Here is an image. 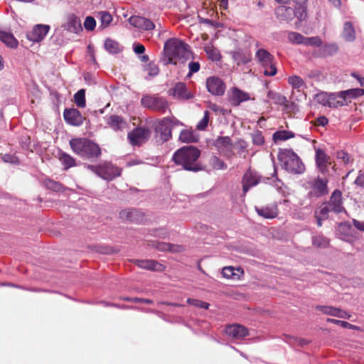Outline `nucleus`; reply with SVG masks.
Here are the masks:
<instances>
[{
	"mask_svg": "<svg viewBox=\"0 0 364 364\" xmlns=\"http://www.w3.org/2000/svg\"><path fill=\"white\" fill-rule=\"evenodd\" d=\"M259 183V178L255 173L250 171H247L242 178V190L245 194L249 189Z\"/></svg>",
	"mask_w": 364,
	"mask_h": 364,
	"instance_id": "21",
	"label": "nucleus"
},
{
	"mask_svg": "<svg viewBox=\"0 0 364 364\" xmlns=\"http://www.w3.org/2000/svg\"><path fill=\"white\" fill-rule=\"evenodd\" d=\"M243 271L240 268L225 267L222 269V274L224 277L232 279H238Z\"/></svg>",
	"mask_w": 364,
	"mask_h": 364,
	"instance_id": "30",
	"label": "nucleus"
},
{
	"mask_svg": "<svg viewBox=\"0 0 364 364\" xmlns=\"http://www.w3.org/2000/svg\"><path fill=\"white\" fill-rule=\"evenodd\" d=\"M164 51L168 56L166 63L176 64V59L186 60L191 58L189 46L181 40L172 38L164 44Z\"/></svg>",
	"mask_w": 364,
	"mask_h": 364,
	"instance_id": "2",
	"label": "nucleus"
},
{
	"mask_svg": "<svg viewBox=\"0 0 364 364\" xmlns=\"http://www.w3.org/2000/svg\"><path fill=\"white\" fill-rule=\"evenodd\" d=\"M205 51L208 57L213 60H218L220 58L219 51L212 46L207 45L205 46Z\"/></svg>",
	"mask_w": 364,
	"mask_h": 364,
	"instance_id": "45",
	"label": "nucleus"
},
{
	"mask_svg": "<svg viewBox=\"0 0 364 364\" xmlns=\"http://www.w3.org/2000/svg\"><path fill=\"white\" fill-rule=\"evenodd\" d=\"M181 124L179 121L174 118H164L156 128L157 137L159 140L165 142L171 137V130L177 125Z\"/></svg>",
	"mask_w": 364,
	"mask_h": 364,
	"instance_id": "6",
	"label": "nucleus"
},
{
	"mask_svg": "<svg viewBox=\"0 0 364 364\" xmlns=\"http://www.w3.org/2000/svg\"><path fill=\"white\" fill-rule=\"evenodd\" d=\"M107 124L114 130H122L127 126L123 118L118 115H111L107 118Z\"/></svg>",
	"mask_w": 364,
	"mask_h": 364,
	"instance_id": "26",
	"label": "nucleus"
},
{
	"mask_svg": "<svg viewBox=\"0 0 364 364\" xmlns=\"http://www.w3.org/2000/svg\"><path fill=\"white\" fill-rule=\"evenodd\" d=\"M62 27L65 30L74 33H78L82 30L80 19L73 14H68L65 17Z\"/></svg>",
	"mask_w": 364,
	"mask_h": 364,
	"instance_id": "11",
	"label": "nucleus"
},
{
	"mask_svg": "<svg viewBox=\"0 0 364 364\" xmlns=\"http://www.w3.org/2000/svg\"><path fill=\"white\" fill-rule=\"evenodd\" d=\"M141 103L146 108L162 113H164L168 108L167 101L164 98L155 95H146L143 96L141 100Z\"/></svg>",
	"mask_w": 364,
	"mask_h": 364,
	"instance_id": "7",
	"label": "nucleus"
},
{
	"mask_svg": "<svg viewBox=\"0 0 364 364\" xmlns=\"http://www.w3.org/2000/svg\"><path fill=\"white\" fill-rule=\"evenodd\" d=\"M346 105L345 100L342 97L341 92L329 94V107H338Z\"/></svg>",
	"mask_w": 364,
	"mask_h": 364,
	"instance_id": "34",
	"label": "nucleus"
},
{
	"mask_svg": "<svg viewBox=\"0 0 364 364\" xmlns=\"http://www.w3.org/2000/svg\"><path fill=\"white\" fill-rule=\"evenodd\" d=\"M150 136V130L138 127L128 134V139L132 145L139 146L145 143Z\"/></svg>",
	"mask_w": 364,
	"mask_h": 364,
	"instance_id": "8",
	"label": "nucleus"
},
{
	"mask_svg": "<svg viewBox=\"0 0 364 364\" xmlns=\"http://www.w3.org/2000/svg\"><path fill=\"white\" fill-rule=\"evenodd\" d=\"M200 155V151L197 148L187 146L176 151L173 156V160L187 171H198L200 169L197 161Z\"/></svg>",
	"mask_w": 364,
	"mask_h": 364,
	"instance_id": "1",
	"label": "nucleus"
},
{
	"mask_svg": "<svg viewBox=\"0 0 364 364\" xmlns=\"http://www.w3.org/2000/svg\"><path fill=\"white\" fill-rule=\"evenodd\" d=\"M105 49L110 53H117L120 51V47L117 42L112 39H107L105 42Z\"/></svg>",
	"mask_w": 364,
	"mask_h": 364,
	"instance_id": "39",
	"label": "nucleus"
},
{
	"mask_svg": "<svg viewBox=\"0 0 364 364\" xmlns=\"http://www.w3.org/2000/svg\"><path fill=\"white\" fill-rule=\"evenodd\" d=\"M212 164L213 168L216 169H225L227 168L224 161L218 157H213L212 159Z\"/></svg>",
	"mask_w": 364,
	"mask_h": 364,
	"instance_id": "53",
	"label": "nucleus"
},
{
	"mask_svg": "<svg viewBox=\"0 0 364 364\" xmlns=\"http://www.w3.org/2000/svg\"><path fill=\"white\" fill-rule=\"evenodd\" d=\"M316 309L320 310L321 312H323L325 314L331 315L333 316H336L337 313V308L333 307V306H316Z\"/></svg>",
	"mask_w": 364,
	"mask_h": 364,
	"instance_id": "47",
	"label": "nucleus"
},
{
	"mask_svg": "<svg viewBox=\"0 0 364 364\" xmlns=\"http://www.w3.org/2000/svg\"><path fill=\"white\" fill-rule=\"evenodd\" d=\"M326 321H327V322L339 325L343 328H354V326L352 324H350V323H348L347 321L336 320L334 318H328Z\"/></svg>",
	"mask_w": 364,
	"mask_h": 364,
	"instance_id": "54",
	"label": "nucleus"
},
{
	"mask_svg": "<svg viewBox=\"0 0 364 364\" xmlns=\"http://www.w3.org/2000/svg\"><path fill=\"white\" fill-rule=\"evenodd\" d=\"M338 51V46L336 43L325 44L321 48V53L323 56H330Z\"/></svg>",
	"mask_w": 364,
	"mask_h": 364,
	"instance_id": "36",
	"label": "nucleus"
},
{
	"mask_svg": "<svg viewBox=\"0 0 364 364\" xmlns=\"http://www.w3.org/2000/svg\"><path fill=\"white\" fill-rule=\"evenodd\" d=\"M312 245L318 248H326L329 245V240L321 234H317L311 237Z\"/></svg>",
	"mask_w": 364,
	"mask_h": 364,
	"instance_id": "33",
	"label": "nucleus"
},
{
	"mask_svg": "<svg viewBox=\"0 0 364 364\" xmlns=\"http://www.w3.org/2000/svg\"><path fill=\"white\" fill-rule=\"evenodd\" d=\"M144 217L143 213L136 209L122 210L119 213V218L121 219L134 223L141 222L144 220Z\"/></svg>",
	"mask_w": 364,
	"mask_h": 364,
	"instance_id": "15",
	"label": "nucleus"
},
{
	"mask_svg": "<svg viewBox=\"0 0 364 364\" xmlns=\"http://www.w3.org/2000/svg\"><path fill=\"white\" fill-rule=\"evenodd\" d=\"M303 45L304 46H321L322 45V40L318 36H314V37H304V41L303 42Z\"/></svg>",
	"mask_w": 364,
	"mask_h": 364,
	"instance_id": "46",
	"label": "nucleus"
},
{
	"mask_svg": "<svg viewBox=\"0 0 364 364\" xmlns=\"http://www.w3.org/2000/svg\"><path fill=\"white\" fill-rule=\"evenodd\" d=\"M275 16L280 21L291 22L296 16V10L286 6H279L275 9Z\"/></svg>",
	"mask_w": 364,
	"mask_h": 364,
	"instance_id": "14",
	"label": "nucleus"
},
{
	"mask_svg": "<svg viewBox=\"0 0 364 364\" xmlns=\"http://www.w3.org/2000/svg\"><path fill=\"white\" fill-rule=\"evenodd\" d=\"M225 333L235 339H240L248 334V330L242 325L234 324L226 327Z\"/></svg>",
	"mask_w": 364,
	"mask_h": 364,
	"instance_id": "18",
	"label": "nucleus"
},
{
	"mask_svg": "<svg viewBox=\"0 0 364 364\" xmlns=\"http://www.w3.org/2000/svg\"><path fill=\"white\" fill-rule=\"evenodd\" d=\"M257 214L264 218H274L278 215V208L277 205H271L263 208H255Z\"/></svg>",
	"mask_w": 364,
	"mask_h": 364,
	"instance_id": "23",
	"label": "nucleus"
},
{
	"mask_svg": "<svg viewBox=\"0 0 364 364\" xmlns=\"http://www.w3.org/2000/svg\"><path fill=\"white\" fill-rule=\"evenodd\" d=\"M316 101L323 105V106H328V102H329V94H327L326 92H321L318 93L316 97Z\"/></svg>",
	"mask_w": 364,
	"mask_h": 364,
	"instance_id": "48",
	"label": "nucleus"
},
{
	"mask_svg": "<svg viewBox=\"0 0 364 364\" xmlns=\"http://www.w3.org/2000/svg\"><path fill=\"white\" fill-rule=\"evenodd\" d=\"M65 120L73 126H80L83 122V117L76 109H65L64 112Z\"/></svg>",
	"mask_w": 364,
	"mask_h": 364,
	"instance_id": "17",
	"label": "nucleus"
},
{
	"mask_svg": "<svg viewBox=\"0 0 364 364\" xmlns=\"http://www.w3.org/2000/svg\"><path fill=\"white\" fill-rule=\"evenodd\" d=\"M183 250L184 247L181 245L170 244V247H168V251L171 252H181Z\"/></svg>",
	"mask_w": 364,
	"mask_h": 364,
	"instance_id": "60",
	"label": "nucleus"
},
{
	"mask_svg": "<svg viewBox=\"0 0 364 364\" xmlns=\"http://www.w3.org/2000/svg\"><path fill=\"white\" fill-rule=\"evenodd\" d=\"M0 41L11 48H16L18 46L17 40L14 36L3 31H0Z\"/></svg>",
	"mask_w": 364,
	"mask_h": 364,
	"instance_id": "32",
	"label": "nucleus"
},
{
	"mask_svg": "<svg viewBox=\"0 0 364 364\" xmlns=\"http://www.w3.org/2000/svg\"><path fill=\"white\" fill-rule=\"evenodd\" d=\"M124 299L127 301H133L135 303L142 302V303H145V304H153V301L148 299H141V298L135 297V298H126Z\"/></svg>",
	"mask_w": 364,
	"mask_h": 364,
	"instance_id": "58",
	"label": "nucleus"
},
{
	"mask_svg": "<svg viewBox=\"0 0 364 364\" xmlns=\"http://www.w3.org/2000/svg\"><path fill=\"white\" fill-rule=\"evenodd\" d=\"M128 21L132 26L139 29L151 31L155 28L154 23L151 20L142 16H132Z\"/></svg>",
	"mask_w": 364,
	"mask_h": 364,
	"instance_id": "13",
	"label": "nucleus"
},
{
	"mask_svg": "<svg viewBox=\"0 0 364 364\" xmlns=\"http://www.w3.org/2000/svg\"><path fill=\"white\" fill-rule=\"evenodd\" d=\"M206 87L209 92L213 95H223L225 90V85L218 77H210L206 80Z\"/></svg>",
	"mask_w": 364,
	"mask_h": 364,
	"instance_id": "9",
	"label": "nucleus"
},
{
	"mask_svg": "<svg viewBox=\"0 0 364 364\" xmlns=\"http://www.w3.org/2000/svg\"><path fill=\"white\" fill-rule=\"evenodd\" d=\"M250 99L248 93L234 87L231 90L230 96V102L234 106H238L240 103L247 101Z\"/></svg>",
	"mask_w": 364,
	"mask_h": 364,
	"instance_id": "19",
	"label": "nucleus"
},
{
	"mask_svg": "<svg viewBox=\"0 0 364 364\" xmlns=\"http://www.w3.org/2000/svg\"><path fill=\"white\" fill-rule=\"evenodd\" d=\"M75 102L78 107H85V90L84 89L80 90L74 95Z\"/></svg>",
	"mask_w": 364,
	"mask_h": 364,
	"instance_id": "43",
	"label": "nucleus"
},
{
	"mask_svg": "<svg viewBox=\"0 0 364 364\" xmlns=\"http://www.w3.org/2000/svg\"><path fill=\"white\" fill-rule=\"evenodd\" d=\"M329 211H332L331 210V208L328 205H325L320 208L319 214L318 215L321 216V218L326 219L328 218Z\"/></svg>",
	"mask_w": 364,
	"mask_h": 364,
	"instance_id": "59",
	"label": "nucleus"
},
{
	"mask_svg": "<svg viewBox=\"0 0 364 364\" xmlns=\"http://www.w3.org/2000/svg\"><path fill=\"white\" fill-rule=\"evenodd\" d=\"M336 314V317L342 318H349L350 316V314H348L346 311L341 309H338Z\"/></svg>",
	"mask_w": 364,
	"mask_h": 364,
	"instance_id": "63",
	"label": "nucleus"
},
{
	"mask_svg": "<svg viewBox=\"0 0 364 364\" xmlns=\"http://www.w3.org/2000/svg\"><path fill=\"white\" fill-rule=\"evenodd\" d=\"M231 140L228 136L218 137L215 141V146L220 151H225L231 149Z\"/></svg>",
	"mask_w": 364,
	"mask_h": 364,
	"instance_id": "31",
	"label": "nucleus"
},
{
	"mask_svg": "<svg viewBox=\"0 0 364 364\" xmlns=\"http://www.w3.org/2000/svg\"><path fill=\"white\" fill-rule=\"evenodd\" d=\"M200 63L198 62H190L188 63L189 73L188 76L190 77L193 73H197L200 70Z\"/></svg>",
	"mask_w": 364,
	"mask_h": 364,
	"instance_id": "56",
	"label": "nucleus"
},
{
	"mask_svg": "<svg viewBox=\"0 0 364 364\" xmlns=\"http://www.w3.org/2000/svg\"><path fill=\"white\" fill-rule=\"evenodd\" d=\"M293 137H294V134L286 130L277 131L273 134L274 141H285Z\"/></svg>",
	"mask_w": 364,
	"mask_h": 364,
	"instance_id": "40",
	"label": "nucleus"
},
{
	"mask_svg": "<svg viewBox=\"0 0 364 364\" xmlns=\"http://www.w3.org/2000/svg\"><path fill=\"white\" fill-rule=\"evenodd\" d=\"M230 54L237 65L246 64L251 60L250 53L249 52H245L242 50L232 51Z\"/></svg>",
	"mask_w": 364,
	"mask_h": 364,
	"instance_id": "27",
	"label": "nucleus"
},
{
	"mask_svg": "<svg viewBox=\"0 0 364 364\" xmlns=\"http://www.w3.org/2000/svg\"><path fill=\"white\" fill-rule=\"evenodd\" d=\"M279 159L282 162L284 168L289 173L299 174L305 170L300 158L292 151L285 150L279 155Z\"/></svg>",
	"mask_w": 364,
	"mask_h": 364,
	"instance_id": "4",
	"label": "nucleus"
},
{
	"mask_svg": "<svg viewBox=\"0 0 364 364\" xmlns=\"http://www.w3.org/2000/svg\"><path fill=\"white\" fill-rule=\"evenodd\" d=\"M268 97L273 101L274 104L287 106L288 100L286 97L279 93L269 91L267 94Z\"/></svg>",
	"mask_w": 364,
	"mask_h": 364,
	"instance_id": "35",
	"label": "nucleus"
},
{
	"mask_svg": "<svg viewBox=\"0 0 364 364\" xmlns=\"http://www.w3.org/2000/svg\"><path fill=\"white\" fill-rule=\"evenodd\" d=\"M179 139L182 142L185 143H193L197 141L198 139L194 135L193 132L189 130H183L181 132Z\"/></svg>",
	"mask_w": 364,
	"mask_h": 364,
	"instance_id": "38",
	"label": "nucleus"
},
{
	"mask_svg": "<svg viewBox=\"0 0 364 364\" xmlns=\"http://www.w3.org/2000/svg\"><path fill=\"white\" fill-rule=\"evenodd\" d=\"M353 225L359 230L364 232V221H360L357 220H353Z\"/></svg>",
	"mask_w": 364,
	"mask_h": 364,
	"instance_id": "64",
	"label": "nucleus"
},
{
	"mask_svg": "<svg viewBox=\"0 0 364 364\" xmlns=\"http://www.w3.org/2000/svg\"><path fill=\"white\" fill-rule=\"evenodd\" d=\"M328 206L331 210L336 213H340L343 210L341 201V192L339 191H334L331 197Z\"/></svg>",
	"mask_w": 364,
	"mask_h": 364,
	"instance_id": "25",
	"label": "nucleus"
},
{
	"mask_svg": "<svg viewBox=\"0 0 364 364\" xmlns=\"http://www.w3.org/2000/svg\"><path fill=\"white\" fill-rule=\"evenodd\" d=\"M256 58L264 68V74L267 76H274L277 73V68L273 63L274 57L267 50L260 48L256 53Z\"/></svg>",
	"mask_w": 364,
	"mask_h": 364,
	"instance_id": "5",
	"label": "nucleus"
},
{
	"mask_svg": "<svg viewBox=\"0 0 364 364\" xmlns=\"http://www.w3.org/2000/svg\"><path fill=\"white\" fill-rule=\"evenodd\" d=\"M96 25L95 20L93 17L87 16L84 22V26L85 29L88 31H92Z\"/></svg>",
	"mask_w": 364,
	"mask_h": 364,
	"instance_id": "55",
	"label": "nucleus"
},
{
	"mask_svg": "<svg viewBox=\"0 0 364 364\" xmlns=\"http://www.w3.org/2000/svg\"><path fill=\"white\" fill-rule=\"evenodd\" d=\"M340 92L342 97L345 100L346 105H348L352 99L364 95V89H350Z\"/></svg>",
	"mask_w": 364,
	"mask_h": 364,
	"instance_id": "29",
	"label": "nucleus"
},
{
	"mask_svg": "<svg viewBox=\"0 0 364 364\" xmlns=\"http://www.w3.org/2000/svg\"><path fill=\"white\" fill-rule=\"evenodd\" d=\"M187 302L196 307L203 308L205 309H208L209 308L210 304L208 303L204 302L198 299H188Z\"/></svg>",
	"mask_w": 364,
	"mask_h": 364,
	"instance_id": "49",
	"label": "nucleus"
},
{
	"mask_svg": "<svg viewBox=\"0 0 364 364\" xmlns=\"http://www.w3.org/2000/svg\"><path fill=\"white\" fill-rule=\"evenodd\" d=\"M355 183L360 186H364V173L359 171L358 176L356 178Z\"/></svg>",
	"mask_w": 364,
	"mask_h": 364,
	"instance_id": "62",
	"label": "nucleus"
},
{
	"mask_svg": "<svg viewBox=\"0 0 364 364\" xmlns=\"http://www.w3.org/2000/svg\"><path fill=\"white\" fill-rule=\"evenodd\" d=\"M209 121V112L205 111L203 119L198 123L196 127L199 130H204L208 126Z\"/></svg>",
	"mask_w": 364,
	"mask_h": 364,
	"instance_id": "52",
	"label": "nucleus"
},
{
	"mask_svg": "<svg viewBox=\"0 0 364 364\" xmlns=\"http://www.w3.org/2000/svg\"><path fill=\"white\" fill-rule=\"evenodd\" d=\"M72 150L85 159L97 158L101 154L100 146L86 138H75L70 141Z\"/></svg>",
	"mask_w": 364,
	"mask_h": 364,
	"instance_id": "3",
	"label": "nucleus"
},
{
	"mask_svg": "<svg viewBox=\"0 0 364 364\" xmlns=\"http://www.w3.org/2000/svg\"><path fill=\"white\" fill-rule=\"evenodd\" d=\"M342 37L347 42H353L355 40V31L350 21L345 22L342 32Z\"/></svg>",
	"mask_w": 364,
	"mask_h": 364,
	"instance_id": "28",
	"label": "nucleus"
},
{
	"mask_svg": "<svg viewBox=\"0 0 364 364\" xmlns=\"http://www.w3.org/2000/svg\"><path fill=\"white\" fill-rule=\"evenodd\" d=\"M134 264L139 267L153 271L161 272L164 266L154 260H135Z\"/></svg>",
	"mask_w": 364,
	"mask_h": 364,
	"instance_id": "22",
	"label": "nucleus"
},
{
	"mask_svg": "<svg viewBox=\"0 0 364 364\" xmlns=\"http://www.w3.org/2000/svg\"><path fill=\"white\" fill-rule=\"evenodd\" d=\"M312 193L316 196H320L328 193L327 181L321 178H316L312 183Z\"/></svg>",
	"mask_w": 364,
	"mask_h": 364,
	"instance_id": "24",
	"label": "nucleus"
},
{
	"mask_svg": "<svg viewBox=\"0 0 364 364\" xmlns=\"http://www.w3.org/2000/svg\"><path fill=\"white\" fill-rule=\"evenodd\" d=\"M156 248L161 251H168L170 247V243L165 242H157L156 244Z\"/></svg>",
	"mask_w": 364,
	"mask_h": 364,
	"instance_id": "61",
	"label": "nucleus"
},
{
	"mask_svg": "<svg viewBox=\"0 0 364 364\" xmlns=\"http://www.w3.org/2000/svg\"><path fill=\"white\" fill-rule=\"evenodd\" d=\"M169 94L178 100H188L192 95L188 91L186 85L183 82H178L174 87L169 90Z\"/></svg>",
	"mask_w": 364,
	"mask_h": 364,
	"instance_id": "16",
	"label": "nucleus"
},
{
	"mask_svg": "<svg viewBox=\"0 0 364 364\" xmlns=\"http://www.w3.org/2000/svg\"><path fill=\"white\" fill-rule=\"evenodd\" d=\"M252 140L254 144L258 146H261L264 143V137L259 131H256L252 134Z\"/></svg>",
	"mask_w": 364,
	"mask_h": 364,
	"instance_id": "51",
	"label": "nucleus"
},
{
	"mask_svg": "<svg viewBox=\"0 0 364 364\" xmlns=\"http://www.w3.org/2000/svg\"><path fill=\"white\" fill-rule=\"evenodd\" d=\"M316 163L318 168L321 172H325L328 165L331 164L330 157L327 156L324 151L318 149L316 151Z\"/></svg>",
	"mask_w": 364,
	"mask_h": 364,
	"instance_id": "20",
	"label": "nucleus"
},
{
	"mask_svg": "<svg viewBox=\"0 0 364 364\" xmlns=\"http://www.w3.org/2000/svg\"><path fill=\"white\" fill-rule=\"evenodd\" d=\"M288 40L293 44L303 45L304 36L299 33L290 31L288 33Z\"/></svg>",
	"mask_w": 364,
	"mask_h": 364,
	"instance_id": "42",
	"label": "nucleus"
},
{
	"mask_svg": "<svg viewBox=\"0 0 364 364\" xmlns=\"http://www.w3.org/2000/svg\"><path fill=\"white\" fill-rule=\"evenodd\" d=\"M99 18L101 21V27L105 28L107 27L112 21V16L107 11H101L98 14Z\"/></svg>",
	"mask_w": 364,
	"mask_h": 364,
	"instance_id": "44",
	"label": "nucleus"
},
{
	"mask_svg": "<svg viewBox=\"0 0 364 364\" xmlns=\"http://www.w3.org/2000/svg\"><path fill=\"white\" fill-rule=\"evenodd\" d=\"M336 156H337V158L338 159H341L345 164H346L349 162L350 157L346 152H345L343 151H338Z\"/></svg>",
	"mask_w": 364,
	"mask_h": 364,
	"instance_id": "57",
	"label": "nucleus"
},
{
	"mask_svg": "<svg viewBox=\"0 0 364 364\" xmlns=\"http://www.w3.org/2000/svg\"><path fill=\"white\" fill-rule=\"evenodd\" d=\"M288 82L294 89H296L298 90L304 89L306 87L305 82L303 80V79L297 75L289 77L288 79Z\"/></svg>",
	"mask_w": 364,
	"mask_h": 364,
	"instance_id": "37",
	"label": "nucleus"
},
{
	"mask_svg": "<svg viewBox=\"0 0 364 364\" xmlns=\"http://www.w3.org/2000/svg\"><path fill=\"white\" fill-rule=\"evenodd\" d=\"M145 70L147 72L148 75L151 77L156 76L159 74V68L158 66L154 63H149L148 64Z\"/></svg>",
	"mask_w": 364,
	"mask_h": 364,
	"instance_id": "50",
	"label": "nucleus"
},
{
	"mask_svg": "<svg viewBox=\"0 0 364 364\" xmlns=\"http://www.w3.org/2000/svg\"><path fill=\"white\" fill-rule=\"evenodd\" d=\"M50 30V26L45 24H38L26 34L27 38L32 42H40L47 35Z\"/></svg>",
	"mask_w": 364,
	"mask_h": 364,
	"instance_id": "10",
	"label": "nucleus"
},
{
	"mask_svg": "<svg viewBox=\"0 0 364 364\" xmlns=\"http://www.w3.org/2000/svg\"><path fill=\"white\" fill-rule=\"evenodd\" d=\"M60 160L62 162V164L65 166V169H68L70 167L75 166V159L65 153L60 154Z\"/></svg>",
	"mask_w": 364,
	"mask_h": 364,
	"instance_id": "41",
	"label": "nucleus"
},
{
	"mask_svg": "<svg viewBox=\"0 0 364 364\" xmlns=\"http://www.w3.org/2000/svg\"><path fill=\"white\" fill-rule=\"evenodd\" d=\"M120 174L121 170L109 163L105 162L100 165L99 176L103 179L110 181L120 176Z\"/></svg>",
	"mask_w": 364,
	"mask_h": 364,
	"instance_id": "12",
	"label": "nucleus"
}]
</instances>
